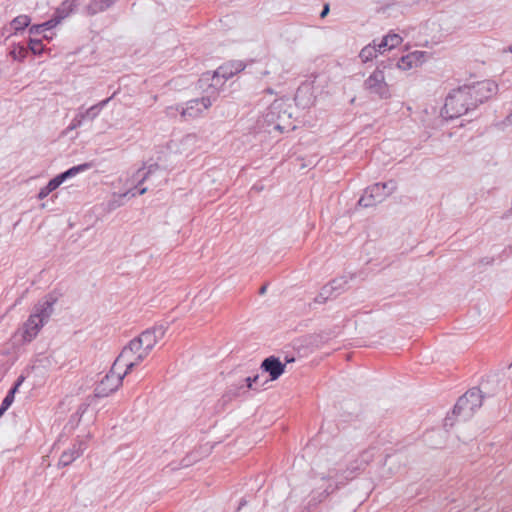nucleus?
<instances>
[{
	"label": "nucleus",
	"mask_w": 512,
	"mask_h": 512,
	"mask_svg": "<svg viewBox=\"0 0 512 512\" xmlns=\"http://www.w3.org/2000/svg\"><path fill=\"white\" fill-rule=\"evenodd\" d=\"M158 169H159V165H158V164H152V165H150V166L148 167V170H147L146 172H144V173L141 175V173H142V172H143V170H144V167H142V168H140V169H138V170L136 171V173L134 174L133 178H134V179H139V180H138V183H139V184H141V183H143V182L148 178V176H149L151 173L155 172V171H156V170H158Z\"/></svg>",
	"instance_id": "nucleus-22"
},
{
	"label": "nucleus",
	"mask_w": 512,
	"mask_h": 512,
	"mask_svg": "<svg viewBox=\"0 0 512 512\" xmlns=\"http://www.w3.org/2000/svg\"><path fill=\"white\" fill-rule=\"evenodd\" d=\"M378 53H379L378 44L376 45L375 43H373V44H369V45L365 46L361 50L359 57L361 58V60L363 62H368V61H371L372 59H374L375 57H377Z\"/></svg>",
	"instance_id": "nucleus-20"
},
{
	"label": "nucleus",
	"mask_w": 512,
	"mask_h": 512,
	"mask_svg": "<svg viewBox=\"0 0 512 512\" xmlns=\"http://www.w3.org/2000/svg\"><path fill=\"white\" fill-rule=\"evenodd\" d=\"M87 407H88V405L81 404L78 407V410H77L76 414L71 416L70 422L72 424V427H76L78 425V423L80 422L81 416L86 411Z\"/></svg>",
	"instance_id": "nucleus-28"
},
{
	"label": "nucleus",
	"mask_w": 512,
	"mask_h": 512,
	"mask_svg": "<svg viewBox=\"0 0 512 512\" xmlns=\"http://www.w3.org/2000/svg\"><path fill=\"white\" fill-rule=\"evenodd\" d=\"M285 360H286V362H287V363H290V362H293V361H294V358H288V357H286V359H285Z\"/></svg>",
	"instance_id": "nucleus-40"
},
{
	"label": "nucleus",
	"mask_w": 512,
	"mask_h": 512,
	"mask_svg": "<svg viewBox=\"0 0 512 512\" xmlns=\"http://www.w3.org/2000/svg\"><path fill=\"white\" fill-rule=\"evenodd\" d=\"M257 380H258V375H255L254 377H246L244 379L248 388H252V383L256 382Z\"/></svg>",
	"instance_id": "nucleus-35"
},
{
	"label": "nucleus",
	"mask_w": 512,
	"mask_h": 512,
	"mask_svg": "<svg viewBox=\"0 0 512 512\" xmlns=\"http://www.w3.org/2000/svg\"><path fill=\"white\" fill-rule=\"evenodd\" d=\"M29 48H30V50L34 54H39L42 51V49H43V45H42L41 40L30 39V41H29Z\"/></svg>",
	"instance_id": "nucleus-30"
},
{
	"label": "nucleus",
	"mask_w": 512,
	"mask_h": 512,
	"mask_svg": "<svg viewBox=\"0 0 512 512\" xmlns=\"http://www.w3.org/2000/svg\"><path fill=\"white\" fill-rule=\"evenodd\" d=\"M261 368L269 373L271 380H277L284 373L285 364L281 363L277 357L270 356L262 362Z\"/></svg>",
	"instance_id": "nucleus-15"
},
{
	"label": "nucleus",
	"mask_w": 512,
	"mask_h": 512,
	"mask_svg": "<svg viewBox=\"0 0 512 512\" xmlns=\"http://www.w3.org/2000/svg\"><path fill=\"white\" fill-rule=\"evenodd\" d=\"M473 109H475V102H471L469 91L461 86L449 93L443 113L449 118H458Z\"/></svg>",
	"instance_id": "nucleus-2"
},
{
	"label": "nucleus",
	"mask_w": 512,
	"mask_h": 512,
	"mask_svg": "<svg viewBox=\"0 0 512 512\" xmlns=\"http://www.w3.org/2000/svg\"><path fill=\"white\" fill-rule=\"evenodd\" d=\"M509 51L512 53V45L509 47Z\"/></svg>",
	"instance_id": "nucleus-41"
},
{
	"label": "nucleus",
	"mask_w": 512,
	"mask_h": 512,
	"mask_svg": "<svg viewBox=\"0 0 512 512\" xmlns=\"http://www.w3.org/2000/svg\"><path fill=\"white\" fill-rule=\"evenodd\" d=\"M364 89L380 98L389 97V87L385 81L384 71L380 66L364 81Z\"/></svg>",
	"instance_id": "nucleus-9"
},
{
	"label": "nucleus",
	"mask_w": 512,
	"mask_h": 512,
	"mask_svg": "<svg viewBox=\"0 0 512 512\" xmlns=\"http://www.w3.org/2000/svg\"><path fill=\"white\" fill-rule=\"evenodd\" d=\"M64 182V172L59 173L55 178L51 179L48 184L38 193L39 199H44L51 192L57 189Z\"/></svg>",
	"instance_id": "nucleus-18"
},
{
	"label": "nucleus",
	"mask_w": 512,
	"mask_h": 512,
	"mask_svg": "<svg viewBox=\"0 0 512 512\" xmlns=\"http://www.w3.org/2000/svg\"><path fill=\"white\" fill-rule=\"evenodd\" d=\"M128 373L122 368L115 371V363H113L110 372L99 382L95 388L97 397H106L116 391L122 384L123 378Z\"/></svg>",
	"instance_id": "nucleus-7"
},
{
	"label": "nucleus",
	"mask_w": 512,
	"mask_h": 512,
	"mask_svg": "<svg viewBox=\"0 0 512 512\" xmlns=\"http://www.w3.org/2000/svg\"><path fill=\"white\" fill-rule=\"evenodd\" d=\"M402 41V38L398 34H388L378 44L379 53H383L385 50H390L398 46Z\"/></svg>",
	"instance_id": "nucleus-19"
},
{
	"label": "nucleus",
	"mask_w": 512,
	"mask_h": 512,
	"mask_svg": "<svg viewBox=\"0 0 512 512\" xmlns=\"http://www.w3.org/2000/svg\"><path fill=\"white\" fill-rule=\"evenodd\" d=\"M265 292H266V286H262V287L260 288L259 293H260V294H264Z\"/></svg>",
	"instance_id": "nucleus-37"
},
{
	"label": "nucleus",
	"mask_w": 512,
	"mask_h": 512,
	"mask_svg": "<svg viewBox=\"0 0 512 512\" xmlns=\"http://www.w3.org/2000/svg\"><path fill=\"white\" fill-rule=\"evenodd\" d=\"M91 167L90 164L85 163L78 166H74L68 170H66V179L75 176L77 173L85 171Z\"/></svg>",
	"instance_id": "nucleus-27"
},
{
	"label": "nucleus",
	"mask_w": 512,
	"mask_h": 512,
	"mask_svg": "<svg viewBox=\"0 0 512 512\" xmlns=\"http://www.w3.org/2000/svg\"><path fill=\"white\" fill-rule=\"evenodd\" d=\"M281 66V62L277 58H270L267 62V67L269 69H266L261 72L263 76H268L270 74H276L278 72V67Z\"/></svg>",
	"instance_id": "nucleus-23"
},
{
	"label": "nucleus",
	"mask_w": 512,
	"mask_h": 512,
	"mask_svg": "<svg viewBox=\"0 0 512 512\" xmlns=\"http://www.w3.org/2000/svg\"><path fill=\"white\" fill-rule=\"evenodd\" d=\"M166 329L163 326L155 327L151 330L142 332L137 338H134L140 346H142L148 353L151 352L157 342L165 335Z\"/></svg>",
	"instance_id": "nucleus-12"
},
{
	"label": "nucleus",
	"mask_w": 512,
	"mask_h": 512,
	"mask_svg": "<svg viewBox=\"0 0 512 512\" xmlns=\"http://www.w3.org/2000/svg\"><path fill=\"white\" fill-rule=\"evenodd\" d=\"M27 50L24 46L17 45L14 46L13 49L10 51V55L14 60H23L27 55Z\"/></svg>",
	"instance_id": "nucleus-26"
},
{
	"label": "nucleus",
	"mask_w": 512,
	"mask_h": 512,
	"mask_svg": "<svg viewBox=\"0 0 512 512\" xmlns=\"http://www.w3.org/2000/svg\"><path fill=\"white\" fill-rule=\"evenodd\" d=\"M56 301L57 299L55 297L48 295L35 305L33 313L23 326V339L25 341L30 342L36 337L44 322L52 314L53 305Z\"/></svg>",
	"instance_id": "nucleus-1"
},
{
	"label": "nucleus",
	"mask_w": 512,
	"mask_h": 512,
	"mask_svg": "<svg viewBox=\"0 0 512 512\" xmlns=\"http://www.w3.org/2000/svg\"><path fill=\"white\" fill-rule=\"evenodd\" d=\"M344 283H345V281H343L341 279L333 280L328 286H325L323 288V293H330L332 290L340 287Z\"/></svg>",
	"instance_id": "nucleus-31"
},
{
	"label": "nucleus",
	"mask_w": 512,
	"mask_h": 512,
	"mask_svg": "<svg viewBox=\"0 0 512 512\" xmlns=\"http://www.w3.org/2000/svg\"><path fill=\"white\" fill-rule=\"evenodd\" d=\"M30 22L31 18L28 15H19L10 22V26L15 32H18L28 27Z\"/></svg>",
	"instance_id": "nucleus-21"
},
{
	"label": "nucleus",
	"mask_w": 512,
	"mask_h": 512,
	"mask_svg": "<svg viewBox=\"0 0 512 512\" xmlns=\"http://www.w3.org/2000/svg\"><path fill=\"white\" fill-rule=\"evenodd\" d=\"M428 58V53L424 51H414L403 57L397 62V67L401 70H409L423 64Z\"/></svg>",
	"instance_id": "nucleus-14"
},
{
	"label": "nucleus",
	"mask_w": 512,
	"mask_h": 512,
	"mask_svg": "<svg viewBox=\"0 0 512 512\" xmlns=\"http://www.w3.org/2000/svg\"><path fill=\"white\" fill-rule=\"evenodd\" d=\"M117 0H92L85 6L88 15H95L111 7Z\"/></svg>",
	"instance_id": "nucleus-17"
},
{
	"label": "nucleus",
	"mask_w": 512,
	"mask_h": 512,
	"mask_svg": "<svg viewBox=\"0 0 512 512\" xmlns=\"http://www.w3.org/2000/svg\"><path fill=\"white\" fill-rule=\"evenodd\" d=\"M83 2H84V0H71L70 5H69V11H70V12H73V11H74V10H76V8H77L78 6H80Z\"/></svg>",
	"instance_id": "nucleus-34"
},
{
	"label": "nucleus",
	"mask_w": 512,
	"mask_h": 512,
	"mask_svg": "<svg viewBox=\"0 0 512 512\" xmlns=\"http://www.w3.org/2000/svg\"><path fill=\"white\" fill-rule=\"evenodd\" d=\"M264 118L267 123L274 124V129L281 133L296 128L292 121V114L288 111V105L283 100H275L269 106Z\"/></svg>",
	"instance_id": "nucleus-3"
},
{
	"label": "nucleus",
	"mask_w": 512,
	"mask_h": 512,
	"mask_svg": "<svg viewBox=\"0 0 512 512\" xmlns=\"http://www.w3.org/2000/svg\"><path fill=\"white\" fill-rule=\"evenodd\" d=\"M211 105L212 99L210 97L190 100L186 103L185 108H181V117L184 120L200 117Z\"/></svg>",
	"instance_id": "nucleus-10"
},
{
	"label": "nucleus",
	"mask_w": 512,
	"mask_h": 512,
	"mask_svg": "<svg viewBox=\"0 0 512 512\" xmlns=\"http://www.w3.org/2000/svg\"><path fill=\"white\" fill-rule=\"evenodd\" d=\"M245 69V64L242 61H230L222 66H220L216 71H214L212 76V86H217L220 83V78L224 81L231 78L235 74L243 71Z\"/></svg>",
	"instance_id": "nucleus-11"
},
{
	"label": "nucleus",
	"mask_w": 512,
	"mask_h": 512,
	"mask_svg": "<svg viewBox=\"0 0 512 512\" xmlns=\"http://www.w3.org/2000/svg\"><path fill=\"white\" fill-rule=\"evenodd\" d=\"M146 351L142 346L132 339L128 345H126L119 356L114 361L115 370L122 368L125 372L129 373L135 366L139 365L147 356Z\"/></svg>",
	"instance_id": "nucleus-4"
},
{
	"label": "nucleus",
	"mask_w": 512,
	"mask_h": 512,
	"mask_svg": "<svg viewBox=\"0 0 512 512\" xmlns=\"http://www.w3.org/2000/svg\"><path fill=\"white\" fill-rule=\"evenodd\" d=\"M181 111V108L179 106H169L166 108V114L169 117H174L175 112Z\"/></svg>",
	"instance_id": "nucleus-33"
},
{
	"label": "nucleus",
	"mask_w": 512,
	"mask_h": 512,
	"mask_svg": "<svg viewBox=\"0 0 512 512\" xmlns=\"http://www.w3.org/2000/svg\"><path fill=\"white\" fill-rule=\"evenodd\" d=\"M146 191H147V188H142V189L139 190V194L143 195V194L146 193Z\"/></svg>",
	"instance_id": "nucleus-38"
},
{
	"label": "nucleus",
	"mask_w": 512,
	"mask_h": 512,
	"mask_svg": "<svg viewBox=\"0 0 512 512\" xmlns=\"http://www.w3.org/2000/svg\"><path fill=\"white\" fill-rule=\"evenodd\" d=\"M109 100H110V98L105 99V100L101 101L100 103L87 109L85 112H83L85 114V117H90L91 119L95 118L98 114V111L102 107H104L109 102Z\"/></svg>",
	"instance_id": "nucleus-24"
},
{
	"label": "nucleus",
	"mask_w": 512,
	"mask_h": 512,
	"mask_svg": "<svg viewBox=\"0 0 512 512\" xmlns=\"http://www.w3.org/2000/svg\"><path fill=\"white\" fill-rule=\"evenodd\" d=\"M84 449H85V443L83 441H81L79 443L78 449L77 450H72L71 459H70L69 462H71V461L75 460L77 457H79Z\"/></svg>",
	"instance_id": "nucleus-32"
},
{
	"label": "nucleus",
	"mask_w": 512,
	"mask_h": 512,
	"mask_svg": "<svg viewBox=\"0 0 512 512\" xmlns=\"http://www.w3.org/2000/svg\"><path fill=\"white\" fill-rule=\"evenodd\" d=\"M129 194H131V196H135V193H131V191H127L126 193H124L122 196L123 197H126L128 196Z\"/></svg>",
	"instance_id": "nucleus-39"
},
{
	"label": "nucleus",
	"mask_w": 512,
	"mask_h": 512,
	"mask_svg": "<svg viewBox=\"0 0 512 512\" xmlns=\"http://www.w3.org/2000/svg\"><path fill=\"white\" fill-rule=\"evenodd\" d=\"M53 26H54L53 25V20H50V21H47V22L39 24V25L31 26L30 29H29V33L31 35L40 34V33H42L43 31H45L47 29H51Z\"/></svg>",
	"instance_id": "nucleus-25"
},
{
	"label": "nucleus",
	"mask_w": 512,
	"mask_h": 512,
	"mask_svg": "<svg viewBox=\"0 0 512 512\" xmlns=\"http://www.w3.org/2000/svg\"><path fill=\"white\" fill-rule=\"evenodd\" d=\"M464 87L469 91L471 102H475V108L498 91V85L492 80H484L472 85H464Z\"/></svg>",
	"instance_id": "nucleus-8"
},
{
	"label": "nucleus",
	"mask_w": 512,
	"mask_h": 512,
	"mask_svg": "<svg viewBox=\"0 0 512 512\" xmlns=\"http://www.w3.org/2000/svg\"><path fill=\"white\" fill-rule=\"evenodd\" d=\"M396 189L397 184L393 180L386 183H376L365 190L363 196L358 201V205L362 207H372L377 203H381Z\"/></svg>",
	"instance_id": "nucleus-6"
},
{
	"label": "nucleus",
	"mask_w": 512,
	"mask_h": 512,
	"mask_svg": "<svg viewBox=\"0 0 512 512\" xmlns=\"http://www.w3.org/2000/svg\"><path fill=\"white\" fill-rule=\"evenodd\" d=\"M25 377L23 375H20L16 382L14 383L13 387L8 391L7 395L3 399L1 406H0V417L3 416V414L9 409V407L14 402V397L16 392L18 391L19 387L24 382Z\"/></svg>",
	"instance_id": "nucleus-16"
},
{
	"label": "nucleus",
	"mask_w": 512,
	"mask_h": 512,
	"mask_svg": "<svg viewBox=\"0 0 512 512\" xmlns=\"http://www.w3.org/2000/svg\"><path fill=\"white\" fill-rule=\"evenodd\" d=\"M84 118H85V114L84 113H82V112L78 113L75 116V118H73V120L71 121L70 125L66 128V132L74 130L77 127H79L82 124V121L84 120Z\"/></svg>",
	"instance_id": "nucleus-29"
},
{
	"label": "nucleus",
	"mask_w": 512,
	"mask_h": 512,
	"mask_svg": "<svg viewBox=\"0 0 512 512\" xmlns=\"http://www.w3.org/2000/svg\"><path fill=\"white\" fill-rule=\"evenodd\" d=\"M198 143V135L195 133H188L174 144V152L180 155L190 156L198 149Z\"/></svg>",
	"instance_id": "nucleus-13"
},
{
	"label": "nucleus",
	"mask_w": 512,
	"mask_h": 512,
	"mask_svg": "<svg viewBox=\"0 0 512 512\" xmlns=\"http://www.w3.org/2000/svg\"><path fill=\"white\" fill-rule=\"evenodd\" d=\"M328 12H329V5H327V4H326V5L324 6V8H323V10H322L321 14H320V17H321V18H324V17L328 14Z\"/></svg>",
	"instance_id": "nucleus-36"
},
{
	"label": "nucleus",
	"mask_w": 512,
	"mask_h": 512,
	"mask_svg": "<svg viewBox=\"0 0 512 512\" xmlns=\"http://www.w3.org/2000/svg\"><path fill=\"white\" fill-rule=\"evenodd\" d=\"M481 406V391L477 388H472L458 399L454 406L453 414L459 416L462 420H467Z\"/></svg>",
	"instance_id": "nucleus-5"
}]
</instances>
